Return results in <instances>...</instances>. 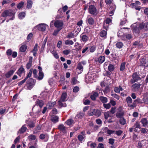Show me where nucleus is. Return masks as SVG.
<instances>
[{"mask_svg": "<svg viewBox=\"0 0 148 148\" xmlns=\"http://www.w3.org/2000/svg\"><path fill=\"white\" fill-rule=\"evenodd\" d=\"M131 28L134 34H138L139 32L140 29H143L146 30H148V22L145 23H141L139 27H137L136 23L134 24L131 25Z\"/></svg>", "mask_w": 148, "mask_h": 148, "instance_id": "obj_1", "label": "nucleus"}, {"mask_svg": "<svg viewBox=\"0 0 148 148\" xmlns=\"http://www.w3.org/2000/svg\"><path fill=\"white\" fill-rule=\"evenodd\" d=\"M35 84L34 80L32 78L29 79L27 82L26 86L27 89L31 90Z\"/></svg>", "mask_w": 148, "mask_h": 148, "instance_id": "obj_2", "label": "nucleus"}, {"mask_svg": "<svg viewBox=\"0 0 148 148\" xmlns=\"http://www.w3.org/2000/svg\"><path fill=\"white\" fill-rule=\"evenodd\" d=\"M88 12L90 14L94 16H96L98 12L96 8L94 5H90L88 8Z\"/></svg>", "mask_w": 148, "mask_h": 148, "instance_id": "obj_3", "label": "nucleus"}, {"mask_svg": "<svg viewBox=\"0 0 148 148\" xmlns=\"http://www.w3.org/2000/svg\"><path fill=\"white\" fill-rule=\"evenodd\" d=\"M141 79V78L139 76L136 72L133 73L132 75V78L131 80V83L132 84H133L138 80H140Z\"/></svg>", "mask_w": 148, "mask_h": 148, "instance_id": "obj_4", "label": "nucleus"}, {"mask_svg": "<svg viewBox=\"0 0 148 148\" xmlns=\"http://www.w3.org/2000/svg\"><path fill=\"white\" fill-rule=\"evenodd\" d=\"M2 16L6 17L8 16H12V17L10 19V20H13L14 18V14L10 11L9 10H5L1 14Z\"/></svg>", "mask_w": 148, "mask_h": 148, "instance_id": "obj_5", "label": "nucleus"}, {"mask_svg": "<svg viewBox=\"0 0 148 148\" xmlns=\"http://www.w3.org/2000/svg\"><path fill=\"white\" fill-rule=\"evenodd\" d=\"M55 27L57 28L58 29L61 30L62 28L63 23L62 21L57 20L54 23Z\"/></svg>", "mask_w": 148, "mask_h": 148, "instance_id": "obj_6", "label": "nucleus"}, {"mask_svg": "<svg viewBox=\"0 0 148 148\" xmlns=\"http://www.w3.org/2000/svg\"><path fill=\"white\" fill-rule=\"evenodd\" d=\"M48 25L44 23L39 24L38 26V29L42 31H44L45 30L47 27Z\"/></svg>", "mask_w": 148, "mask_h": 148, "instance_id": "obj_7", "label": "nucleus"}, {"mask_svg": "<svg viewBox=\"0 0 148 148\" xmlns=\"http://www.w3.org/2000/svg\"><path fill=\"white\" fill-rule=\"evenodd\" d=\"M140 84L138 83H136L132 86V90L134 92L137 91L139 88Z\"/></svg>", "mask_w": 148, "mask_h": 148, "instance_id": "obj_8", "label": "nucleus"}, {"mask_svg": "<svg viewBox=\"0 0 148 148\" xmlns=\"http://www.w3.org/2000/svg\"><path fill=\"white\" fill-rule=\"evenodd\" d=\"M140 122L143 127H146L148 124V121L147 119L145 118H142L140 120Z\"/></svg>", "mask_w": 148, "mask_h": 148, "instance_id": "obj_9", "label": "nucleus"}, {"mask_svg": "<svg viewBox=\"0 0 148 148\" xmlns=\"http://www.w3.org/2000/svg\"><path fill=\"white\" fill-rule=\"evenodd\" d=\"M26 123L27 124L28 126L30 128H32L35 126L34 123L32 121L29 119L26 120Z\"/></svg>", "mask_w": 148, "mask_h": 148, "instance_id": "obj_10", "label": "nucleus"}, {"mask_svg": "<svg viewBox=\"0 0 148 148\" xmlns=\"http://www.w3.org/2000/svg\"><path fill=\"white\" fill-rule=\"evenodd\" d=\"M56 104L55 101H50L47 104L46 106L48 109H51Z\"/></svg>", "mask_w": 148, "mask_h": 148, "instance_id": "obj_11", "label": "nucleus"}, {"mask_svg": "<svg viewBox=\"0 0 148 148\" xmlns=\"http://www.w3.org/2000/svg\"><path fill=\"white\" fill-rule=\"evenodd\" d=\"M84 114V113L82 112H80L78 113L76 116L75 118L77 120L78 119H81L83 117Z\"/></svg>", "mask_w": 148, "mask_h": 148, "instance_id": "obj_12", "label": "nucleus"}, {"mask_svg": "<svg viewBox=\"0 0 148 148\" xmlns=\"http://www.w3.org/2000/svg\"><path fill=\"white\" fill-rule=\"evenodd\" d=\"M67 95L66 92H63L62 93L61 98L60 100L62 102L65 101L67 100Z\"/></svg>", "mask_w": 148, "mask_h": 148, "instance_id": "obj_13", "label": "nucleus"}, {"mask_svg": "<svg viewBox=\"0 0 148 148\" xmlns=\"http://www.w3.org/2000/svg\"><path fill=\"white\" fill-rule=\"evenodd\" d=\"M27 129V128L26 127V125H24L19 130L18 133L20 134H23L26 131Z\"/></svg>", "mask_w": 148, "mask_h": 148, "instance_id": "obj_14", "label": "nucleus"}, {"mask_svg": "<svg viewBox=\"0 0 148 148\" xmlns=\"http://www.w3.org/2000/svg\"><path fill=\"white\" fill-rule=\"evenodd\" d=\"M87 21L89 24L90 25H93L94 23V19L91 17L90 16H88L87 18Z\"/></svg>", "mask_w": 148, "mask_h": 148, "instance_id": "obj_15", "label": "nucleus"}, {"mask_svg": "<svg viewBox=\"0 0 148 148\" xmlns=\"http://www.w3.org/2000/svg\"><path fill=\"white\" fill-rule=\"evenodd\" d=\"M98 94L96 92H93L90 96V98L92 100L94 101L96 100V98L98 96Z\"/></svg>", "mask_w": 148, "mask_h": 148, "instance_id": "obj_16", "label": "nucleus"}, {"mask_svg": "<svg viewBox=\"0 0 148 148\" xmlns=\"http://www.w3.org/2000/svg\"><path fill=\"white\" fill-rule=\"evenodd\" d=\"M143 101L144 103L146 104H148V92H147L144 94V97L143 98Z\"/></svg>", "mask_w": 148, "mask_h": 148, "instance_id": "obj_17", "label": "nucleus"}, {"mask_svg": "<svg viewBox=\"0 0 148 148\" xmlns=\"http://www.w3.org/2000/svg\"><path fill=\"white\" fill-rule=\"evenodd\" d=\"M36 103V105L39 106L40 108H42L44 105V102L42 100L38 99L37 100Z\"/></svg>", "mask_w": 148, "mask_h": 148, "instance_id": "obj_18", "label": "nucleus"}, {"mask_svg": "<svg viewBox=\"0 0 148 148\" xmlns=\"http://www.w3.org/2000/svg\"><path fill=\"white\" fill-rule=\"evenodd\" d=\"M24 69L23 66L21 67L16 72V73L20 77L21 76L22 73L24 72Z\"/></svg>", "mask_w": 148, "mask_h": 148, "instance_id": "obj_19", "label": "nucleus"}, {"mask_svg": "<svg viewBox=\"0 0 148 148\" xmlns=\"http://www.w3.org/2000/svg\"><path fill=\"white\" fill-rule=\"evenodd\" d=\"M59 118L57 116H53L51 118V121L54 123H56L58 121Z\"/></svg>", "mask_w": 148, "mask_h": 148, "instance_id": "obj_20", "label": "nucleus"}, {"mask_svg": "<svg viewBox=\"0 0 148 148\" xmlns=\"http://www.w3.org/2000/svg\"><path fill=\"white\" fill-rule=\"evenodd\" d=\"M14 71L13 70H11L9 71L6 73L5 74V77L7 78L10 77L11 75H13L14 72Z\"/></svg>", "mask_w": 148, "mask_h": 148, "instance_id": "obj_21", "label": "nucleus"}, {"mask_svg": "<svg viewBox=\"0 0 148 148\" xmlns=\"http://www.w3.org/2000/svg\"><path fill=\"white\" fill-rule=\"evenodd\" d=\"M99 99L101 102L103 104L105 103L108 102L107 98L103 96L100 97Z\"/></svg>", "mask_w": 148, "mask_h": 148, "instance_id": "obj_22", "label": "nucleus"}, {"mask_svg": "<svg viewBox=\"0 0 148 148\" xmlns=\"http://www.w3.org/2000/svg\"><path fill=\"white\" fill-rule=\"evenodd\" d=\"M58 129L63 133L66 132L65 127L63 124H60L58 126Z\"/></svg>", "mask_w": 148, "mask_h": 148, "instance_id": "obj_23", "label": "nucleus"}, {"mask_svg": "<svg viewBox=\"0 0 148 148\" xmlns=\"http://www.w3.org/2000/svg\"><path fill=\"white\" fill-rule=\"evenodd\" d=\"M105 60V57L104 56H99L98 59V61L100 63L102 64L104 62Z\"/></svg>", "mask_w": 148, "mask_h": 148, "instance_id": "obj_24", "label": "nucleus"}, {"mask_svg": "<svg viewBox=\"0 0 148 148\" xmlns=\"http://www.w3.org/2000/svg\"><path fill=\"white\" fill-rule=\"evenodd\" d=\"M116 47L119 49L122 48L123 46V43L121 42H117L116 44Z\"/></svg>", "mask_w": 148, "mask_h": 148, "instance_id": "obj_25", "label": "nucleus"}, {"mask_svg": "<svg viewBox=\"0 0 148 148\" xmlns=\"http://www.w3.org/2000/svg\"><path fill=\"white\" fill-rule=\"evenodd\" d=\"M77 33H78L76 32H75L74 31H73L68 34V37H76L77 36Z\"/></svg>", "mask_w": 148, "mask_h": 148, "instance_id": "obj_26", "label": "nucleus"}, {"mask_svg": "<svg viewBox=\"0 0 148 148\" xmlns=\"http://www.w3.org/2000/svg\"><path fill=\"white\" fill-rule=\"evenodd\" d=\"M88 147H90L91 148H94L95 147L96 145L95 143H92L91 142H88L87 143Z\"/></svg>", "mask_w": 148, "mask_h": 148, "instance_id": "obj_27", "label": "nucleus"}, {"mask_svg": "<svg viewBox=\"0 0 148 148\" xmlns=\"http://www.w3.org/2000/svg\"><path fill=\"white\" fill-rule=\"evenodd\" d=\"M27 48V47L26 45H23L20 47V50L21 52H24L26 51Z\"/></svg>", "mask_w": 148, "mask_h": 148, "instance_id": "obj_28", "label": "nucleus"}, {"mask_svg": "<svg viewBox=\"0 0 148 148\" xmlns=\"http://www.w3.org/2000/svg\"><path fill=\"white\" fill-rule=\"evenodd\" d=\"M41 129V126L40 125H38L35 128L34 130V133H36L37 132L40 131Z\"/></svg>", "mask_w": 148, "mask_h": 148, "instance_id": "obj_29", "label": "nucleus"}, {"mask_svg": "<svg viewBox=\"0 0 148 148\" xmlns=\"http://www.w3.org/2000/svg\"><path fill=\"white\" fill-rule=\"evenodd\" d=\"M32 2L31 0H28L27 2V8L28 9L31 8L32 6Z\"/></svg>", "mask_w": 148, "mask_h": 148, "instance_id": "obj_30", "label": "nucleus"}, {"mask_svg": "<svg viewBox=\"0 0 148 148\" xmlns=\"http://www.w3.org/2000/svg\"><path fill=\"white\" fill-rule=\"evenodd\" d=\"M77 69L80 70L81 72L83 71V66L81 64V63L79 62L77 65Z\"/></svg>", "mask_w": 148, "mask_h": 148, "instance_id": "obj_31", "label": "nucleus"}, {"mask_svg": "<svg viewBox=\"0 0 148 148\" xmlns=\"http://www.w3.org/2000/svg\"><path fill=\"white\" fill-rule=\"evenodd\" d=\"M62 102V101H61L60 100L58 102V104L59 105V108H61L62 107H65L66 106V103H63Z\"/></svg>", "mask_w": 148, "mask_h": 148, "instance_id": "obj_32", "label": "nucleus"}, {"mask_svg": "<svg viewBox=\"0 0 148 148\" xmlns=\"http://www.w3.org/2000/svg\"><path fill=\"white\" fill-rule=\"evenodd\" d=\"M95 109H92L90 110L88 113V114L89 116L95 115Z\"/></svg>", "mask_w": 148, "mask_h": 148, "instance_id": "obj_33", "label": "nucleus"}, {"mask_svg": "<svg viewBox=\"0 0 148 148\" xmlns=\"http://www.w3.org/2000/svg\"><path fill=\"white\" fill-rule=\"evenodd\" d=\"M66 124L69 125H70L74 123V121L72 119H69L66 121Z\"/></svg>", "mask_w": 148, "mask_h": 148, "instance_id": "obj_34", "label": "nucleus"}, {"mask_svg": "<svg viewBox=\"0 0 148 148\" xmlns=\"http://www.w3.org/2000/svg\"><path fill=\"white\" fill-rule=\"evenodd\" d=\"M25 13L24 12H21L18 15V17L20 19H22L25 16Z\"/></svg>", "mask_w": 148, "mask_h": 148, "instance_id": "obj_35", "label": "nucleus"}, {"mask_svg": "<svg viewBox=\"0 0 148 148\" xmlns=\"http://www.w3.org/2000/svg\"><path fill=\"white\" fill-rule=\"evenodd\" d=\"M119 123L121 125H124L126 123L125 119L123 117L121 118L119 120Z\"/></svg>", "mask_w": 148, "mask_h": 148, "instance_id": "obj_36", "label": "nucleus"}, {"mask_svg": "<svg viewBox=\"0 0 148 148\" xmlns=\"http://www.w3.org/2000/svg\"><path fill=\"white\" fill-rule=\"evenodd\" d=\"M36 138V136L32 134L28 136V139L30 141L35 140Z\"/></svg>", "mask_w": 148, "mask_h": 148, "instance_id": "obj_37", "label": "nucleus"}, {"mask_svg": "<svg viewBox=\"0 0 148 148\" xmlns=\"http://www.w3.org/2000/svg\"><path fill=\"white\" fill-rule=\"evenodd\" d=\"M141 132L143 134H148V130L146 128H141Z\"/></svg>", "mask_w": 148, "mask_h": 148, "instance_id": "obj_38", "label": "nucleus"}, {"mask_svg": "<svg viewBox=\"0 0 148 148\" xmlns=\"http://www.w3.org/2000/svg\"><path fill=\"white\" fill-rule=\"evenodd\" d=\"M107 35V32L105 30L102 31L100 34V35L101 37H104L106 36Z\"/></svg>", "mask_w": 148, "mask_h": 148, "instance_id": "obj_39", "label": "nucleus"}, {"mask_svg": "<svg viewBox=\"0 0 148 148\" xmlns=\"http://www.w3.org/2000/svg\"><path fill=\"white\" fill-rule=\"evenodd\" d=\"M126 101L127 104H130L132 103V100L130 97L128 96L127 97Z\"/></svg>", "mask_w": 148, "mask_h": 148, "instance_id": "obj_40", "label": "nucleus"}, {"mask_svg": "<svg viewBox=\"0 0 148 148\" xmlns=\"http://www.w3.org/2000/svg\"><path fill=\"white\" fill-rule=\"evenodd\" d=\"M108 69L109 71L110 72L114 70V66L112 64H109L108 67Z\"/></svg>", "mask_w": 148, "mask_h": 148, "instance_id": "obj_41", "label": "nucleus"}, {"mask_svg": "<svg viewBox=\"0 0 148 148\" xmlns=\"http://www.w3.org/2000/svg\"><path fill=\"white\" fill-rule=\"evenodd\" d=\"M125 62H124L122 63L120 66V70L121 71H123L125 68Z\"/></svg>", "mask_w": 148, "mask_h": 148, "instance_id": "obj_42", "label": "nucleus"}, {"mask_svg": "<svg viewBox=\"0 0 148 148\" xmlns=\"http://www.w3.org/2000/svg\"><path fill=\"white\" fill-rule=\"evenodd\" d=\"M73 42L71 40H67L65 41V44L66 45H71L73 44Z\"/></svg>", "mask_w": 148, "mask_h": 148, "instance_id": "obj_43", "label": "nucleus"}, {"mask_svg": "<svg viewBox=\"0 0 148 148\" xmlns=\"http://www.w3.org/2000/svg\"><path fill=\"white\" fill-rule=\"evenodd\" d=\"M124 113L123 112H117L116 113V116L118 118H123L122 116H123Z\"/></svg>", "mask_w": 148, "mask_h": 148, "instance_id": "obj_44", "label": "nucleus"}, {"mask_svg": "<svg viewBox=\"0 0 148 148\" xmlns=\"http://www.w3.org/2000/svg\"><path fill=\"white\" fill-rule=\"evenodd\" d=\"M134 127H135L136 128H139L140 129L141 128V127L140 125V124L139 123L138 121H136V122L135 123L134 125L133 126Z\"/></svg>", "mask_w": 148, "mask_h": 148, "instance_id": "obj_45", "label": "nucleus"}, {"mask_svg": "<svg viewBox=\"0 0 148 148\" xmlns=\"http://www.w3.org/2000/svg\"><path fill=\"white\" fill-rule=\"evenodd\" d=\"M71 83L73 85H74L78 83V82L76 78L75 77H74L72 79L71 81Z\"/></svg>", "mask_w": 148, "mask_h": 148, "instance_id": "obj_46", "label": "nucleus"}, {"mask_svg": "<svg viewBox=\"0 0 148 148\" xmlns=\"http://www.w3.org/2000/svg\"><path fill=\"white\" fill-rule=\"evenodd\" d=\"M44 77L43 73L42 72H39L38 79L41 80Z\"/></svg>", "mask_w": 148, "mask_h": 148, "instance_id": "obj_47", "label": "nucleus"}, {"mask_svg": "<svg viewBox=\"0 0 148 148\" xmlns=\"http://www.w3.org/2000/svg\"><path fill=\"white\" fill-rule=\"evenodd\" d=\"M32 69H31L29 71V73L27 74L26 77H25V78L27 79L29 77H31L32 73Z\"/></svg>", "mask_w": 148, "mask_h": 148, "instance_id": "obj_48", "label": "nucleus"}, {"mask_svg": "<svg viewBox=\"0 0 148 148\" xmlns=\"http://www.w3.org/2000/svg\"><path fill=\"white\" fill-rule=\"evenodd\" d=\"M24 4V2L23 1H21L17 5V8L19 9H20L23 7Z\"/></svg>", "mask_w": 148, "mask_h": 148, "instance_id": "obj_49", "label": "nucleus"}, {"mask_svg": "<svg viewBox=\"0 0 148 148\" xmlns=\"http://www.w3.org/2000/svg\"><path fill=\"white\" fill-rule=\"evenodd\" d=\"M103 106L105 108L108 109L111 107V105L110 103H108L107 104L104 103L103 104Z\"/></svg>", "mask_w": 148, "mask_h": 148, "instance_id": "obj_50", "label": "nucleus"}, {"mask_svg": "<svg viewBox=\"0 0 148 148\" xmlns=\"http://www.w3.org/2000/svg\"><path fill=\"white\" fill-rule=\"evenodd\" d=\"M95 115L97 116H99L101 114V111L98 110H95Z\"/></svg>", "mask_w": 148, "mask_h": 148, "instance_id": "obj_51", "label": "nucleus"}, {"mask_svg": "<svg viewBox=\"0 0 148 148\" xmlns=\"http://www.w3.org/2000/svg\"><path fill=\"white\" fill-rule=\"evenodd\" d=\"M136 101L137 103H144L143 99L142 100L139 98H137V99L135 100V101Z\"/></svg>", "mask_w": 148, "mask_h": 148, "instance_id": "obj_52", "label": "nucleus"}, {"mask_svg": "<svg viewBox=\"0 0 148 148\" xmlns=\"http://www.w3.org/2000/svg\"><path fill=\"white\" fill-rule=\"evenodd\" d=\"M52 53L53 55L56 58L58 59L59 58V56L58 54L54 51L52 52Z\"/></svg>", "mask_w": 148, "mask_h": 148, "instance_id": "obj_53", "label": "nucleus"}, {"mask_svg": "<svg viewBox=\"0 0 148 148\" xmlns=\"http://www.w3.org/2000/svg\"><path fill=\"white\" fill-rule=\"evenodd\" d=\"M96 48V47L94 45L91 46L90 48V52L92 53L94 52Z\"/></svg>", "mask_w": 148, "mask_h": 148, "instance_id": "obj_54", "label": "nucleus"}, {"mask_svg": "<svg viewBox=\"0 0 148 148\" xmlns=\"http://www.w3.org/2000/svg\"><path fill=\"white\" fill-rule=\"evenodd\" d=\"M27 79L25 78L22 80L21 81L18 82V85L19 86H21L23 84H24L26 81Z\"/></svg>", "mask_w": 148, "mask_h": 148, "instance_id": "obj_55", "label": "nucleus"}, {"mask_svg": "<svg viewBox=\"0 0 148 148\" xmlns=\"http://www.w3.org/2000/svg\"><path fill=\"white\" fill-rule=\"evenodd\" d=\"M11 2V1L10 0H3L2 2V4L3 5L5 4L10 3Z\"/></svg>", "mask_w": 148, "mask_h": 148, "instance_id": "obj_56", "label": "nucleus"}, {"mask_svg": "<svg viewBox=\"0 0 148 148\" xmlns=\"http://www.w3.org/2000/svg\"><path fill=\"white\" fill-rule=\"evenodd\" d=\"M12 53V51L10 49H8L6 51V54L8 56H10Z\"/></svg>", "mask_w": 148, "mask_h": 148, "instance_id": "obj_57", "label": "nucleus"}, {"mask_svg": "<svg viewBox=\"0 0 148 148\" xmlns=\"http://www.w3.org/2000/svg\"><path fill=\"white\" fill-rule=\"evenodd\" d=\"M143 142V141H139L138 143V148H141L143 146V144L142 143V142Z\"/></svg>", "mask_w": 148, "mask_h": 148, "instance_id": "obj_58", "label": "nucleus"}, {"mask_svg": "<svg viewBox=\"0 0 148 148\" xmlns=\"http://www.w3.org/2000/svg\"><path fill=\"white\" fill-rule=\"evenodd\" d=\"M108 143L111 145H113L114 143V140L113 138H110L109 140Z\"/></svg>", "mask_w": 148, "mask_h": 148, "instance_id": "obj_59", "label": "nucleus"}, {"mask_svg": "<svg viewBox=\"0 0 148 148\" xmlns=\"http://www.w3.org/2000/svg\"><path fill=\"white\" fill-rule=\"evenodd\" d=\"M70 50H66L63 51V53L64 55H67L69 54L70 52Z\"/></svg>", "mask_w": 148, "mask_h": 148, "instance_id": "obj_60", "label": "nucleus"}, {"mask_svg": "<svg viewBox=\"0 0 148 148\" xmlns=\"http://www.w3.org/2000/svg\"><path fill=\"white\" fill-rule=\"evenodd\" d=\"M77 138L80 141H81L83 140L84 137L81 135H79L78 136Z\"/></svg>", "mask_w": 148, "mask_h": 148, "instance_id": "obj_61", "label": "nucleus"}, {"mask_svg": "<svg viewBox=\"0 0 148 148\" xmlns=\"http://www.w3.org/2000/svg\"><path fill=\"white\" fill-rule=\"evenodd\" d=\"M111 95L114 98H116L117 100H119L120 99L119 96L116 94H112Z\"/></svg>", "mask_w": 148, "mask_h": 148, "instance_id": "obj_62", "label": "nucleus"}, {"mask_svg": "<svg viewBox=\"0 0 148 148\" xmlns=\"http://www.w3.org/2000/svg\"><path fill=\"white\" fill-rule=\"evenodd\" d=\"M126 20L125 18H123V19L121 21L120 23V25H123L125 24L126 22Z\"/></svg>", "mask_w": 148, "mask_h": 148, "instance_id": "obj_63", "label": "nucleus"}, {"mask_svg": "<svg viewBox=\"0 0 148 148\" xmlns=\"http://www.w3.org/2000/svg\"><path fill=\"white\" fill-rule=\"evenodd\" d=\"M96 123L98 125L101 124L102 123L101 120L99 119H96Z\"/></svg>", "mask_w": 148, "mask_h": 148, "instance_id": "obj_64", "label": "nucleus"}]
</instances>
